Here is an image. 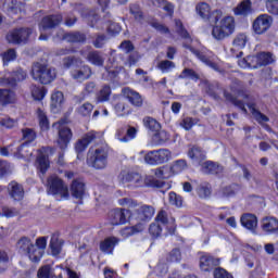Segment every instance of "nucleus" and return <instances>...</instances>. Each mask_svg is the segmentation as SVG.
Returning a JSON list of instances; mask_svg holds the SVG:
<instances>
[{
    "instance_id": "nucleus-40",
    "label": "nucleus",
    "mask_w": 278,
    "mask_h": 278,
    "mask_svg": "<svg viewBox=\"0 0 278 278\" xmlns=\"http://www.w3.org/2000/svg\"><path fill=\"white\" fill-rule=\"evenodd\" d=\"M83 18L88 23L89 27H94L97 25V22L99 21V14L96 10L91 11H84Z\"/></svg>"
},
{
    "instance_id": "nucleus-28",
    "label": "nucleus",
    "mask_w": 278,
    "mask_h": 278,
    "mask_svg": "<svg viewBox=\"0 0 278 278\" xmlns=\"http://www.w3.org/2000/svg\"><path fill=\"white\" fill-rule=\"evenodd\" d=\"M25 79H27V71L17 67L11 73L10 78H7V84H9V86H16L18 81H25Z\"/></svg>"
},
{
    "instance_id": "nucleus-52",
    "label": "nucleus",
    "mask_w": 278,
    "mask_h": 278,
    "mask_svg": "<svg viewBox=\"0 0 278 278\" xmlns=\"http://www.w3.org/2000/svg\"><path fill=\"white\" fill-rule=\"evenodd\" d=\"M143 184L149 188H162L164 186L163 181L155 179L153 176H146Z\"/></svg>"
},
{
    "instance_id": "nucleus-12",
    "label": "nucleus",
    "mask_w": 278,
    "mask_h": 278,
    "mask_svg": "<svg viewBox=\"0 0 278 278\" xmlns=\"http://www.w3.org/2000/svg\"><path fill=\"white\" fill-rule=\"evenodd\" d=\"M62 14L47 15L42 17L39 23V31H47V29H55L62 23Z\"/></svg>"
},
{
    "instance_id": "nucleus-27",
    "label": "nucleus",
    "mask_w": 278,
    "mask_h": 278,
    "mask_svg": "<svg viewBox=\"0 0 278 278\" xmlns=\"http://www.w3.org/2000/svg\"><path fill=\"white\" fill-rule=\"evenodd\" d=\"M71 76L77 81H86V79H90V77H92V70L90 66L84 65L79 70L72 71Z\"/></svg>"
},
{
    "instance_id": "nucleus-10",
    "label": "nucleus",
    "mask_w": 278,
    "mask_h": 278,
    "mask_svg": "<svg viewBox=\"0 0 278 278\" xmlns=\"http://www.w3.org/2000/svg\"><path fill=\"white\" fill-rule=\"evenodd\" d=\"M270 25H273V17L268 14H262L253 22V30L258 35L265 34L270 29Z\"/></svg>"
},
{
    "instance_id": "nucleus-13",
    "label": "nucleus",
    "mask_w": 278,
    "mask_h": 278,
    "mask_svg": "<svg viewBox=\"0 0 278 278\" xmlns=\"http://www.w3.org/2000/svg\"><path fill=\"white\" fill-rule=\"evenodd\" d=\"M129 216V211L125 208H114L109 213L111 225H125Z\"/></svg>"
},
{
    "instance_id": "nucleus-15",
    "label": "nucleus",
    "mask_w": 278,
    "mask_h": 278,
    "mask_svg": "<svg viewBox=\"0 0 278 278\" xmlns=\"http://www.w3.org/2000/svg\"><path fill=\"white\" fill-rule=\"evenodd\" d=\"M247 35L244 34H238L233 41H232V48L230 49L231 55L232 58H241V55L243 54L242 49H244V47H247ZM239 51V52H238Z\"/></svg>"
},
{
    "instance_id": "nucleus-45",
    "label": "nucleus",
    "mask_w": 278,
    "mask_h": 278,
    "mask_svg": "<svg viewBox=\"0 0 278 278\" xmlns=\"http://www.w3.org/2000/svg\"><path fill=\"white\" fill-rule=\"evenodd\" d=\"M111 94L112 88L110 85H104L97 96V101H99V103H105V101H110Z\"/></svg>"
},
{
    "instance_id": "nucleus-62",
    "label": "nucleus",
    "mask_w": 278,
    "mask_h": 278,
    "mask_svg": "<svg viewBox=\"0 0 278 278\" xmlns=\"http://www.w3.org/2000/svg\"><path fill=\"white\" fill-rule=\"evenodd\" d=\"M265 5L269 14L278 16V0H266Z\"/></svg>"
},
{
    "instance_id": "nucleus-8",
    "label": "nucleus",
    "mask_w": 278,
    "mask_h": 278,
    "mask_svg": "<svg viewBox=\"0 0 278 278\" xmlns=\"http://www.w3.org/2000/svg\"><path fill=\"white\" fill-rule=\"evenodd\" d=\"M48 194L68 197V187L64 185V181L60 177L50 176L48 178Z\"/></svg>"
},
{
    "instance_id": "nucleus-55",
    "label": "nucleus",
    "mask_w": 278,
    "mask_h": 278,
    "mask_svg": "<svg viewBox=\"0 0 278 278\" xmlns=\"http://www.w3.org/2000/svg\"><path fill=\"white\" fill-rule=\"evenodd\" d=\"M15 155L16 157H29V155H31L29 152V143H22L20 147H17Z\"/></svg>"
},
{
    "instance_id": "nucleus-14",
    "label": "nucleus",
    "mask_w": 278,
    "mask_h": 278,
    "mask_svg": "<svg viewBox=\"0 0 278 278\" xmlns=\"http://www.w3.org/2000/svg\"><path fill=\"white\" fill-rule=\"evenodd\" d=\"M216 266H220V258L214 257L210 254H203L200 257V268L204 273H210L216 268Z\"/></svg>"
},
{
    "instance_id": "nucleus-25",
    "label": "nucleus",
    "mask_w": 278,
    "mask_h": 278,
    "mask_svg": "<svg viewBox=\"0 0 278 278\" xmlns=\"http://www.w3.org/2000/svg\"><path fill=\"white\" fill-rule=\"evenodd\" d=\"M71 192L74 199H79V201H81L84 199V194H86V184H84L81 179L73 180L71 186Z\"/></svg>"
},
{
    "instance_id": "nucleus-1",
    "label": "nucleus",
    "mask_w": 278,
    "mask_h": 278,
    "mask_svg": "<svg viewBox=\"0 0 278 278\" xmlns=\"http://www.w3.org/2000/svg\"><path fill=\"white\" fill-rule=\"evenodd\" d=\"M211 23H215L212 28L214 40H225L236 31V20L233 16L223 17V11L215 10L208 15Z\"/></svg>"
},
{
    "instance_id": "nucleus-60",
    "label": "nucleus",
    "mask_w": 278,
    "mask_h": 278,
    "mask_svg": "<svg viewBox=\"0 0 278 278\" xmlns=\"http://www.w3.org/2000/svg\"><path fill=\"white\" fill-rule=\"evenodd\" d=\"M16 60V50L9 49L2 54L3 64H10V62H14Z\"/></svg>"
},
{
    "instance_id": "nucleus-2",
    "label": "nucleus",
    "mask_w": 278,
    "mask_h": 278,
    "mask_svg": "<svg viewBox=\"0 0 278 278\" xmlns=\"http://www.w3.org/2000/svg\"><path fill=\"white\" fill-rule=\"evenodd\" d=\"M31 77L35 81H39L43 86L51 84L58 77V73L55 68L43 64V63H34L31 67Z\"/></svg>"
},
{
    "instance_id": "nucleus-37",
    "label": "nucleus",
    "mask_w": 278,
    "mask_h": 278,
    "mask_svg": "<svg viewBox=\"0 0 278 278\" xmlns=\"http://www.w3.org/2000/svg\"><path fill=\"white\" fill-rule=\"evenodd\" d=\"M153 144L155 147H160L162 144H165V142H168L170 140V135L166 132V130H157L156 134L152 138Z\"/></svg>"
},
{
    "instance_id": "nucleus-29",
    "label": "nucleus",
    "mask_w": 278,
    "mask_h": 278,
    "mask_svg": "<svg viewBox=\"0 0 278 278\" xmlns=\"http://www.w3.org/2000/svg\"><path fill=\"white\" fill-rule=\"evenodd\" d=\"M117 244L118 239L116 237H109L100 243V251H102V253H108V255H112L114 247Z\"/></svg>"
},
{
    "instance_id": "nucleus-32",
    "label": "nucleus",
    "mask_w": 278,
    "mask_h": 278,
    "mask_svg": "<svg viewBox=\"0 0 278 278\" xmlns=\"http://www.w3.org/2000/svg\"><path fill=\"white\" fill-rule=\"evenodd\" d=\"M87 61L93 66H103L105 59L103 54L97 50H92L87 54Z\"/></svg>"
},
{
    "instance_id": "nucleus-35",
    "label": "nucleus",
    "mask_w": 278,
    "mask_h": 278,
    "mask_svg": "<svg viewBox=\"0 0 278 278\" xmlns=\"http://www.w3.org/2000/svg\"><path fill=\"white\" fill-rule=\"evenodd\" d=\"M14 91L10 89H0V105H10V103H14Z\"/></svg>"
},
{
    "instance_id": "nucleus-38",
    "label": "nucleus",
    "mask_w": 278,
    "mask_h": 278,
    "mask_svg": "<svg viewBox=\"0 0 278 278\" xmlns=\"http://www.w3.org/2000/svg\"><path fill=\"white\" fill-rule=\"evenodd\" d=\"M224 97L226 101H229V103H232L236 108H239V110L243 111V114H248L247 108L244 106V102L242 100H238L233 94L229 93V91H224Z\"/></svg>"
},
{
    "instance_id": "nucleus-43",
    "label": "nucleus",
    "mask_w": 278,
    "mask_h": 278,
    "mask_svg": "<svg viewBox=\"0 0 278 278\" xmlns=\"http://www.w3.org/2000/svg\"><path fill=\"white\" fill-rule=\"evenodd\" d=\"M258 58V65L261 66H268V64H273L275 62V56L270 52H260L256 54Z\"/></svg>"
},
{
    "instance_id": "nucleus-18",
    "label": "nucleus",
    "mask_w": 278,
    "mask_h": 278,
    "mask_svg": "<svg viewBox=\"0 0 278 278\" xmlns=\"http://www.w3.org/2000/svg\"><path fill=\"white\" fill-rule=\"evenodd\" d=\"M121 184H134V186H142V176L134 172H122L118 176Z\"/></svg>"
},
{
    "instance_id": "nucleus-61",
    "label": "nucleus",
    "mask_w": 278,
    "mask_h": 278,
    "mask_svg": "<svg viewBox=\"0 0 278 278\" xmlns=\"http://www.w3.org/2000/svg\"><path fill=\"white\" fill-rule=\"evenodd\" d=\"M129 11H130V14L135 16V21L142 23V20L144 18V16L142 15V10H140V5L131 4Z\"/></svg>"
},
{
    "instance_id": "nucleus-5",
    "label": "nucleus",
    "mask_w": 278,
    "mask_h": 278,
    "mask_svg": "<svg viewBox=\"0 0 278 278\" xmlns=\"http://www.w3.org/2000/svg\"><path fill=\"white\" fill-rule=\"evenodd\" d=\"M66 119H61L53 124V127L56 128L59 131V138L56 142L61 151H66L73 138V131L71 130V128L64 126L66 125Z\"/></svg>"
},
{
    "instance_id": "nucleus-19",
    "label": "nucleus",
    "mask_w": 278,
    "mask_h": 278,
    "mask_svg": "<svg viewBox=\"0 0 278 278\" xmlns=\"http://www.w3.org/2000/svg\"><path fill=\"white\" fill-rule=\"evenodd\" d=\"M242 227L251 231V233H257V216L251 213H245L240 218Z\"/></svg>"
},
{
    "instance_id": "nucleus-47",
    "label": "nucleus",
    "mask_w": 278,
    "mask_h": 278,
    "mask_svg": "<svg viewBox=\"0 0 278 278\" xmlns=\"http://www.w3.org/2000/svg\"><path fill=\"white\" fill-rule=\"evenodd\" d=\"M178 79H192L193 81H199L201 77L194 70L186 67L178 76Z\"/></svg>"
},
{
    "instance_id": "nucleus-31",
    "label": "nucleus",
    "mask_w": 278,
    "mask_h": 278,
    "mask_svg": "<svg viewBox=\"0 0 278 278\" xmlns=\"http://www.w3.org/2000/svg\"><path fill=\"white\" fill-rule=\"evenodd\" d=\"M144 231V224L139 223L131 227H124L119 230L122 238H129L131 236H136V233H141Z\"/></svg>"
},
{
    "instance_id": "nucleus-34",
    "label": "nucleus",
    "mask_w": 278,
    "mask_h": 278,
    "mask_svg": "<svg viewBox=\"0 0 278 278\" xmlns=\"http://www.w3.org/2000/svg\"><path fill=\"white\" fill-rule=\"evenodd\" d=\"M94 92H97V83L88 81L85 84L83 97L76 96L74 100L76 101V103H81V101L86 99V94H94Z\"/></svg>"
},
{
    "instance_id": "nucleus-63",
    "label": "nucleus",
    "mask_w": 278,
    "mask_h": 278,
    "mask_svg": "<svg viewBox=\"0 0 278 278\" xmlns=\"http://www.w3.org/2000/svg\"><path fill=\"white\" fill-rule=\"evenodd\" d=\"M0 214L1 216H4V218H14V216H18V210L9 206H2Z\"/></svg>"
},
{
    "instance_id": "nucleus-49",
    "label": "nucleus",
    "mask_w": 278,
    "mask_h": 278,
    "mask_svg": "<svg viewBox=\"0 0 278 278\" xmlns=\"http://www.w3.org/2000/svg\"><path fill=\"white\" fill-rule=\"evenodd\" d=\"M37 168H39L42 174L47 173V168H49V159H47V155L43 153L37 156Z\"/></svg>"
},
{
    "instance_id": "nucleus-4",
    "label": "nucleus",
    "mask_w": 278,
    "mask_h": 278,
    "mask_svg": "<svg viewBox=\"0 0 278 278\" xmlns=\"http://www.w3.org/2000/svg\"><path fill=\"white\" fill-rule=\"evenodd\" d=\"M87 164L97 170H103L108 166V150L104 148L90 149L87 154Z\"/></svg>"
},
{
    "instance_id": "nucleus-6",
    "label": "nucleus",
    "mask_w": 278,
    "mask_h": 278,
    "mask_svg": "<svg viewBox=\"0 0 278 278\" xmlns=\"http://www.w3.org/2000/svg\"><path fill=\"white\" fill-rule=\"evenodd\" d=\"M172 153L168 149H159V150H152L149 151L144 155V162L146 164H149L150 166H157L160 164H166L168 160H170Z\"/></svg>"
},
{
    "instance_id": "nucleus-44",
    "label": "nucleus",
    "mask_w": 278,
    "mask_h": 278,
    "mask_svg": "<svg viewBox=\"0 0 278 278\" xmlns=\"http://www.w3.org/2000/svg\"><path fill=\"white\" fill-rule=\"evenodd\" d=\"M63 40L67 42H86V35L81 33H66L63 35Z\"/></svg>"
},
{
    "instance_id": "nucleus-33",
    "label": "nucleus",
    "mask_w": 278,
    "mask_h": 278,
    "mask_svg": "<svg viewBox=\"0 0 278 278\" xmlns=\"http://www.w3.org/2000/svg\"><path fill=\"white\" fill-rule=\"evenodd\" d=\"M81 64H84V61L79 56L67 55L62 59V66L66 70L73 68V66H81Z\"/></svg>"
},
{
    "instance_id": "nucleus-54",
    "label": "nucleus",
    "mask_w": 278,
    "mask_h": 278,
    "mask_svg": "<svg viewBox=\"0 0 278 278\" xmlns=\"http://www.w3.org/2000/svg\"><path fill=\"white\" fill-rule=\"evenodd\" d=\"M0 127H4L5 129H14V127H18V121L11 117L1 118Z\"/></svg>"
},
{
    "instance_id": "nucleus-20",
    "label": "nucleus",
    "mask_w": 278,
    "mask_h": 278,
    "mask_svg": "<svg viewBox=\"0 0 278 278\" xmlns=\"http://www.w3.org/2000/svg\"><path fill=\"white\" fill-rule=\"evenodd\" d=\"M261 229L264 231V233L277 235L278 219L275 217H264L261 222Z\"/></svg>"
},
{
    "instance_id": "nucleus-57",
    "label": "nucleus",
    "mask_w": 278,
    "mask_h": 278,
    "mask_svg": "<svg viewBox=\"0 0 278 278\" xmlns=\"http://www.w3.org/2000/svg\"><path fill=\"white\" fill-rule=\"evenodd\" d=\"M157 68L162 73H170V71H173V68H175V62L168 61V60L161 61L157 64Z\"/></svg>"
},
{
    "instance_id": "nucleus-22",
    "label": "nucleus",
    "mask_w": 278,
    "mask_h": 278,
    "mask_svg": "<svg viewBox=\"0 0 278 278\" xmlns=\"http://www.w3.org/2000/svg\"><path fill=\"white\" fill-rule=\"evenodd\" d=\"M9 194L13 201H23V198L25 197V189L23 188V185L11 181L8 186Z\"/></svg>"
},
{
    "instance_id": "nucleus-39",
    "label": "nucleus",
    "mask_w": 278,
    "mask_h": 278,
    "mask_svg": "<svg viewBox=\"0 0 278 278\" xmlns=\"http://www.w3.org/2000/svg\"><path fill=\"white\" fill-rule=\"evenodd\" d=\"M235 14L237 16H247L251 14V0H243L240 4L235 9Z\"/></svg>"
},
{
    "instance_id": "nucleus-46",
    "label": "nucleus",
    "mask_w": 278,
    "mask_h": 278,
    "mask_svg": "<svg viewBox=\"0 0 278 278\" xmlns=\"http://www.w3.org/2000/svg\"><path fill=\"white\" fill-rule=\"evenodd\" d=\"M175 25L178 36H180L181 38H184V40H187L188 42H192V38H190V34L184 27V23H181L180 20H175Z\"/></svg>"
},
{
    "instance_id": "nucleus-51",
    "label": "nucleus",
    "mask_w": 278,
    "mask_h": 278,
    "mask_svg": "<svg viewBox=\"0 0 278 278\" xmlns=\"http://www.w3.org/2000/svg\"><path fill=\"white\" fill-rule=\"evenodd\" d=\"M197 192H198L200 199H207V197H210V194H212V188L210 187V184L204 182L198 187Z\"/></svg>"
},
{
    "instance_id": "nucleus-16",
    "label": "nucleus",
    "mask_w": 278,
    "mask_h": 278,
    "mask_svg": "<svg viewBox=\"0 0 278 278\" xmlns=\"http://www.w3.org/2000/svg\"><path fill=\"white\" fill-rule=\"evenodd\" d=\"M184 47H185V49H189V51L191 53H193V55H195V58H198V60H200V62H203V64H205L210 68H213V71H217V72L220 71V67L218 66V64H216L212 60H210V58L204 55L203 52L192 48L188 43H184Z\"/></svg>"
},
{
    "instance_id": "nucleus-50",
    "label": "nucleus",
    "mask_w": 278,
    "mask_h": 278,
    "mask_svg": "<svg viewBox=\"0 0 278 278\" xmlns=\"http://www.w3.org/2000/svg\"><path fill=\"white\" fill-rule=\"evenodd\" d=\"M38 118H39V126L42 131L49 130V118L47 117V113L42 110L38 109L37 111Z\"/></svg>"
},
{
    "instance_id": "nucleus-3",
    "label": "nucleus",
    "mask_w": 278,
    "mask_h": 278,
    "mask_svg": "<svg viewBox=\"0 0 278 278\" xmlns=\"http://www.w3.org/2000/svg\"><path fill=\"white\" fill-rule=\"evenodd\" d=\"M17 251L22 255H27L30 262H40V250H36V244L31 241L29 237H22L16 243Z\"/></svg>"
},
{
    "instance_id": "nucleus-48",
    "label": "nucleus",
    "mask_w": 278,
    "mask_h": 278,
    "mask_svg": "<svg viewBox=\"0 0 278 278\" xmlns=\"http://www.w3.org/2000/svg\"><path fill=\"white\" fill-rule=\"evenodd\" d=\"M143 125L147 127V129H150V131H160L162 126L155 118L153 117H146L143 118Z\"/></svg>"
},
{
    "instance_id": "nucleus-64",
    "label": "nucleus",
    "mask_w": 278,
    "mask_h": 278,
    "mask_svg": "<svg viewBox=\"0 0 278 278\" xmlns=\"http://www.w3.org/2000/svg\"><path fill=\"white\" fill-rule=\"evenodd\" d=\"M214 278H233L225 268L216 267L213 271Z\"/></svg>"
},
{
    "instance_id": "nucleus-41",
    "label": "nucleus",
    "mask_w": 278,
    "mask_h": 278,
    "mask_svg": "<svg viewBox=\"0 0 278 278\" xmlns=\"http://www.w3.org/2000/svg\"><path fill=\"white\" fill-rule=\"evenodd\" d=\"M195 12L201 18H210L212 9L210 8V4H207V2H200L195 7Z\"/></svg>"
},
{
    "instance_id": "nucleus-30",
    "label": "nucleus",
    "mask_w": 278,
    "mask_h": 278,
    "mask_svg": "<svg viewBox=\"0 0 278 278\" xmlns=\"http://www.w3.org/2000/svg\"><path fill=\"white\" fill-rule=\"evenodd\" d=\"M154 8H160L166 14V16H173L175 14V4L167 0H153Z\"/></svg>"
},
{
    "instance_id": "nucleus-9",
    "label": "nucleus",
    "mask_w": 278,
    "mask_h": 278,
    "mask_svg": "<svg viewBox=\"0 0 278 278\" xmlns=\"http://www.w3.org/2000/svg\"><path fill=\"white\" fill-rule=\"evenodd\" d=\"M102 138H103V134L94 130L89 131L76 142L75 150L78 153H84V151L88 149V144H90V142H94V140H101Z\"/></svg>"
},
{
    "instance_id": "nucleus-23",
    "label": "nucleus",
    "mask_w": 278,
    "mask_h": 278,
    "mask_svg": "<svg viewBox=\"0 0 278 278\" xmlns=\"http://www.w3.org/2000/svg\"><path fill=\"white\" fill-rule=\"evenodd\" d=\"M200 166L204 175H220L225 170L222 165L212 161L203 162Z\"/></svg>"
},
{
    "instance_id": "nucleus-56",
    "label": "nucleus",
    "mask_w": 278,
    "mask_h": 278,
    "mask_svg": "<svg viewBox=\"0 0 278 278\" xmlns=\"http://www.w3.org/2000/svg\"><path fill=\"white\" fill-rule=\"evenodd\" d=\"M8 175H12V164L0 160V177H8Z\"/></svg>"
},
{
    "instance_id": "nucleus-36",
    "label": "nucleus",
    "mask_w": 278,
    "mask_h": 278,
    "mask_svg": "<svg viewBox=\"0 0 278 278\" xmlns=\"http://www.w3.org/2000/svg\"><path fill=\"white\" fill-rule=\"evenodd\" d=\"M62 103H64V93L62 91H54L51 96V110L55 112L62 108Z\"/></svg>"
},
{
    "instance_id": "nucleus-24",
    "label": "nucleus",
    "mask_w": 278,
    "mask_h": 278,
    "mask_svg": "<svg viewBox=\"0 0 278 278\" xmlns=\"http://www.w3.org/2000/svg\"><path fill=\"white\" fill-rule=\"evenodd\" d=\"M188 157L192 160L193 164L201 166L202 163L205 162V151L197 146H193L188 151Z\"/></svg>"
},
{
    "instance_id": "nucleus-17",
    "label": "nucleus",
    "mask_w": 278,
    "mask_h": 278,
    "mask_svg": "<svg viewBox=\"0 0 278 278\" xmlns=\"http://www.w3.org/2000/svg\"><path fill=\"white\" fill-rule=\"evenodd\" d=\"M122 93L124 94L125 99L131 103L135 108H142V96L140 93L129 87H126L122 90Z\"/></svg>"
},
{
    "instance_id": "nucleus-42",
    "label": "nucleus",
    "mask_w": 278,
    "mask_h": 278,
    "mask_svg": "<svg viewBox=\"0 0 278 278\" xmlns=\"http://www.w3.org/2000/svg\"><path fill=\"white\" fill-rule=\"evenodd\" d=\"M241 187L238 184H231L226 187H223L220 193L223 197H236L240 192Z\"/></svg>"
},
{
    "instance_id": "nucleus-53",
    "label": "nucleus",
    "mask_w": 278,
    "mask_h": 278,
    "mask_svg": "<svg viewBox=\"0 0 278 278\" xmlns=\"http://www.w3.org/2000/svg\"><path fill=\"white\" fill-rule=\"evenodd\" d=\"M92 110H94V105L90 102H86L77 109V113L80 114V116H90Z\"/></svg>"
},
{
    "instance_id": "nucleus-11",
    "label": "nucleus",
    "mask_w": 278,
    "mask_h": 278,
    "mask_svg": "<svg viewBox=\"0 0 278 278\" xmlns=\"http://www.w3.org/2000/svg\"><path fill=\"white\" fill-rule=\"evenodd\" d=\"M155 223L169 230V233H175V218L168 215V212L165 210L159 211L155 217Z\"/></svg>"
},
{
    "instance_id": "nucleus-59",
    "label": "nucleus",
    "mask_w": 278,
    "mask_h": 278,
    "mask_svg": "<svg viewBox=\"0 0 278 278\" xmlns=\"http://www.w3.org/2000/svg\"><path fill=\"white\" fill-rule=\"evenodd\" d=\"M24 143L29 144V142H34L36 140V132L31 128L22 129Z\"/></svg>"
},
{
    "instance_id": "nucleus-21",
    "label": "nucleus",
    "mask_w": 278,
    "mask_h": 278,
    "mask_svg": "<svg viewBox=\"0 0 278 278\" xmlns=\"http://www.w3.org/2000/svg\"><path fill=\"white\" fill-rule=\"evenodd\" d=\"M137 220H141V223H146L147 220H151L153 218V214H155V208L151 205H141L139 208L135 211Z\"/></svg>"
},
{
    "instance_id": "nucleus-7",
    "label": "nucleus",
    "mask_w": 278,
    "mask_h": 278,
    "mask_svg": "<svg viewBox=\"0 0 278 278\" xmlns=\"http://www.w3.org/2000/svg\"><path fill=\"white\" fill-rule=\"evenodd\" d=\"M31 34V28H15L7 34L5 40L9 45H25Z\"/></svg>"
},
{
    "instance_id": "nucleus-26",
    "label": "nucleus",
    "mask_w": 278,
    "mask_h": 278,
    "mask_svg": "<svg viewBox=\"0 0 278 278\" xmlns=\"http://www.w3.org/2000/svg\"><path fill=\"white\" fill-rule=\"evenodd\" d=\"M248 108H249L254 121H256V123H258V125H264V123H268V121H270V118H268V116H266L265 114L260 112V110H257V104L255 102H253V101L248 102Z\"/></svg>"
},
{
    "instance_id": "nucleus-58",
    "label": "nucleus",
    "mask_w": 278,
    "mask_h": 278,
    "mask_svg": "<svg viewBox=\"0 0 278 278\" xmlns=\"http://www.w3.org/2000/svg\"><path fill=\"white\" fill-rule=\"evenodd\" d=\"M186 168H188V162L184 159L175 161L172 165V170L176 174L186 170Z\"/></svg>"
}]
</instances>
